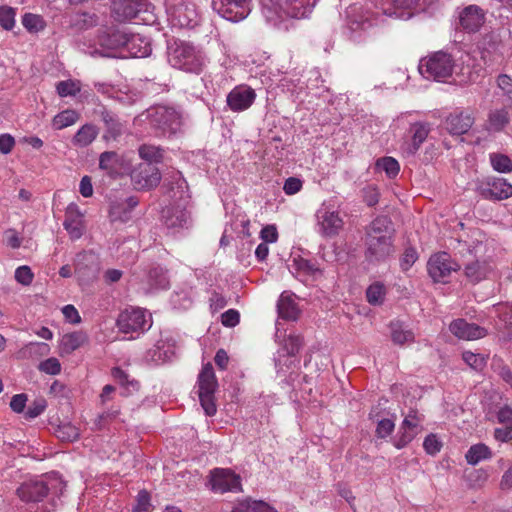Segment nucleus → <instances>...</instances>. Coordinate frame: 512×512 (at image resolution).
Returning <instances> with one entry per match:
<instances>
[{"mask_svg":"<svg viewBox=\"0 0 512 512\" xmlns=\"http://www.w3.org/2000/svg\"><path fill=\"white\" fill-rule=\"evenodd\" d=\"M391 221L387 217H377L366 228L365 258L370 263L386 261L395 252Z\"/></svg>","mask_w":512,"mask_h":512,"instance_id":"1","label":"nucleus"},{"mask_svg":"<svg viewBox=\"0 0 512 512\" xmlns=\"http://www.w3.org/2000/svg\"><path fill=\"white\" fill-rule=\"evenodd\" d=\"M317 0H262V13L266 20L277 25L285 18L302 19L308 17Z\"/></svg>","mask_w":512,"mask_h":512,"instance_id":"2","label":"nucleus"},{"mask_svg":"<svg viewBox=\"0 0 512 512\" xmlns=\"http://www.w3.org/2000/svg\"><path fill=\"white\" fill-rule=\"evenodd\" d=\"M168 62L174 68L194 74H200L205 65L202 52L184 41H174L168 47Z\"/></svg>","mask_w":512,"mask_h":512,"instance_id":"3","label":"nucleus"},{"mask_svg":"<svg viewBox=\"0 0 512 512\" xmlns=\"http://www.w3.org/2000/svg\"><path fill=\"white\" fill-rule=\"evenodd\" d=\"M153 5L148 0H115L112 13L117 21L123 22L137 19L149 25L156 21Z\"/></svg>","mask_w":512,"mask_h":512,"instance_id":"4","label":"nucleus"},{"mask_svg":"<svg viewBox=\"0 0 512 512\" xmlns=\"http://www.w3.org/2000/svg\"><path fill=\"white\" fill-rule=\"evenodd\" d=\"M150 125L163 136H171L181 129V115L171 107L156 106L148 110Z\"/></svg>","mask_w":512,"mask_h":512,"instance_id":"5","label":"nucleus"},{"mask_svg":"<svg viewBox=\"0 0 512 512\" xmlns=\"http://www.w3.org/2000/svg\"><path fill=\"white\" fill-rule=\"evenodd\" d=\"M454 60L450 54L436 52L433 55L421 59L419 63V72L427 79L441 81L452 75Z\"/></svg>","mask_w":512,"mask_h":512,"instance_id":"6","label":"nucleus"},{"mask_svg":"<svg viewBox=\"0 0 512 512\" xmlns=\"http://www.w3.org/2000/svg\"><path fill=\"white\" fill-rule=\"evenodd\" d=\"M152 325L151 315L146 310L138 307H130L123 310L117 318V327L120 332L143 333Z\"/></svg>","mask_w":512,"mask_h":512,"instance_id":"7","label":"nucleus"},{"mask_svg":"<svg viewBox=\"0 0 512 512\" xmlns=\"http://www.w3.org/2000/svg\"><path fill=\"white\" fill-rule=\"evenodd\" d=\"M348 26L352 31L365 30L376 23L377 14L370 4H353L346 10Z\"/></svg>","mask_w":512,"mask_h":512,"instance_id":"8","label":"nucleus"},{"mask_svg":"<svg viewBox=\"0 0 512 512\" xmlns=\"http://www.w3.org/2000/svg\"><path fill=\"white\" fill-rule=\"evenodd\" d=\"M477 191L485 199L503 200L512 196V185L504 178L488 177L478 184Z\"/></svg>","mask_w":512,"mask_h":512,"instance_id":"9","label":"nucleus"},{"mask_svg":"<svg viewBox=\"0 0 512 512\" xmlns=\"http://www.w3.org/2000/svg\"><path fill=\"white\" fill-rule=\"evenodd\" d=\"M250 0H212V8L223 18L238 22L249 14L247 7Z\"/></svg>","mask_w":512,"mask_h":512,"instance_id":"10","label":"nucleus"},{"mask_svg":"<svg viewBox=\"0 0 512 512\" xmlns=\"http://www.w3.org/2000/svg\"><path fill=\"white\" fill-rule=\"evenodd\" d=\"M316 218L318 232L326 238L338 235L344 225L339 212L331 210L325 206L321 207L317 211Z\"/></svg>","mask_w":512,"mask_h":512,"instance_id":"11","label":"nucleus"},{"mask_svg":"<svg viewBox=\"0 0 512 512\" xmlns=\"http://www.w3.org/2000/svg\"><path fill=\"white\" fill-rule=\"evenodd\" d=\"M161 180L159 169L155 165L139 164L131 173V181L137 190H150Z\"/></svg>","mask_w":512,"mask_h":512,"instance_id":"12","label":"nucleus"},{"mask_svg":"<svg viewBox=\"0 0 512 512\" xmlns=\"http://www.w3.org/2000/svg\"><path fill=\"white\" fill-rule=\"evenodd\" d=\"M427 269L430 277L435 282H440L448 277L452 271H457L459 265L451 259L449 254L442 252L430 257Z\"/></svg>","mask_w":512,"mask_h":512,"instance_id":"13","label":"nucleus"},{"mask_svg":"<svg viewBox=\"0 0 512 512\" xmlns=\"http://www.w3.org/2000/svg\"><path fill=\"white\" fill-rule=\"evenodd\" d=\"M212 490L219 493L241 491V478L230 469L216 468L211 472Z\"/></svg>","mask_w":512,"mask_h":512,"instance_id":"14","label":"nucleus"},{"mask_svg":"<svg viewBox=\"0 0 512 512\" xmlns=\"http://www.w3.org/2000/svg\"><path fill=\"white\" fill-rule=\"evenodd\" d=\"M74 266L80 282L88 283L96 278L98 262L92 252L83 251L78 253L74 260Z\"/></svg>","mask_w":512,"mask_h":512,"instance_id":"15","label":"nucleus"},{"mask_svg":"<svg viewBox=\"0 0 512 512\" xmlns=\"http://www.w3.org/2000/svg\"><path fill=\"white\" fill-rule=\"evenodd\" d=\"M256 93L247 85L234 87L227 95V105L233 112L247 110L254 103Z\"/></svg>","mask_w":512,"mask_h":512,"instance_id":"16","label":"nucleus"},{"mask_svg":"<svg viewBox=\"0 0 512 512\" xmlns=\"http://www.w3.org/2000/svg\"><path fill=\"white\" fill-rule=\"evenodd\" d=\"M421 422L422 417L419 416L416 411H410L409 414L405 416L399 430V436L394 441V445L397 449L405 447L416 437L421 431Z\"/></svg>","mask_w":512,"mask_h":512,"instance_id":"17","label":"nucleus"},{"mask_svg":"<svg viewBox=\"0 0 512 512\" xmlns=\"http://www.w3.org/2000/svg\"><path fill=\"white\" fill-rule=\"evenodd\" d=\"M450 332L461 340H477L487 335V330L475 323H469L465 319L459 318L452 321L449 325Z\"/></svg>","mask_w":512,"mask_h":512,"instance_id":"18","label":"nucleus"},{"mask_svg":"<svg viewBox=\"0 0 512 512\" xmlns=\"http://www.w3.org/2000/svg\"><path fill=\"white\" fill-rule=\"evenodd\" d=\"M474 112L471 110L459 111L450 114L445 120V127L452 135H463L474 124Z\"/></svg>","mask_w":512,"mask_h":512,"instance_id":"19","label":"nucleus"},{"mask_svg":"<svg viewBox=\"0 0 512 512\" xmlns=\"http://www.w3.org/2000/svg\"><path fill=\"white\" fill-rule=\"evenodd\" d=\"M48 492V484L42 479L27 481L17 489L18 496L25 502L42 501L48 495Z\"/></svg>","mask_w":512,"mask_h":512,"instance_id":"20","label":"nucleus"},{"mask_svg":"<svg viewBox=\"0 0 512 512\" xmlns=\"http://www.w3.org/2000/svg\"><path fill=\"white\" fill-rule=\"evenodd\" d=\"M171 20L173 25L179 27H194L198 21L195 6L191 3H179L171 8Z\"/></svg>","mask_w":512,"mask_h":512,"instance_id":"21","label":"nucleus"},{"mask_svg":"<svg viewBox=\"0 0 512 512\" xmlns=\"http://www.w3.org/2000/svg\"><path fill=\"white\" fill-rule=\"evenodd\" d=\"M83 215L75 203H70L65 211L63 226L70 238L79 239L84 232Z\"/></svg>","mask_w":512,"mask_h":512,"instance_id":"22","label":"nucleus"},{"mask_svg":"<svg viewBox=\"0 0 512 512\" xmlns=\"http://www.w3.org/2000/svg\"><path fill=\"white\" fill-rule=\"evenodd\" d=\"M493 310L498 318L495 328L504 339H512V302L498 303L493 306Z\"/></svg>","mask_w":512,"mask_h":512,"instance_id":"23","label":"nucleus"},{"mask_svg":"<svg viewBox=\"0 0 512 512\" xmlns=\"http://www.w3.org/2000/svg\"><path fill=\"white\" fill-rule=\"evenodd\" d=\"M419 0H392L389 7L383 8V14L395 19L408 20L416 12Z\"/></svg>","mask_w":512,"mask_h":512,"instance_id":"24","label":"nucleus"},{"mask_svg":"<svg viewBox=\"0 0 512 512\" xmlns=\"http://www.w3.org/2000/svg\"><path fill=\"white\" fill-rule=\"evenodd\" d=\"M164 224L169 229L187 228L191 219L189 212L180 206H173L163 211Z\"/></svg>","mask_w":512,"mask_h":512,"instance_id":"25","label":"nucleus"},{"mask_svg":"<svg viewBox=\"0 0 512 512\" xmlns=\"http://www.w3.org/2000/svg\"><path fill=\"white\" fill-rule=\"evenodd\" d=\"M429 131L430 128L427 123L417 122L412 124L410 127L412 139L410 143H406L403 146V152L408 156L416 154L422 143L426 140Z\"/></svg>","mask_w":512,"mask_h":512,"instance_id":"26","label":"nucleus"},{"mask_svg":"<svg viewBox=\"0 0 512 512\" xmlns=\"http://www.w3.org/2000/svg\"><path fill=\"white\" fill-rule=\"evenodd\" d=\"M484 16L476 5H470L463 9L459 16L461 27L469 32L477 31L483 23Z\"/></svg>","mask_w":512,"mask_h":512,"instance_id":"27","label":"nucleus"},{"mask_svg":"<svg viewBox=\"0 0 512 512\" xmlns=\"http://www.w3.org/2000/svg\"><path fill=\"white\" fill-rule=\"evenodd\" d=\"M125 50L131 57L144 58L150 55L152 48L147 38L140 34H129Z\"/></svg>","mask_w":512,"mask_h":512,"instance_id":"28","label":"nucleus"},{"mask_svg":"<svg viewBox=\"0 0 512 512\" xmlns=\"http://www.w3.org/2000/svg\"><path fill=\"white\" fill-rule=\"evenodd\" d=\"M123 166V157L115 151H105L99 156V168L106 171L109 176L119 174Z\"/></svg>","mask_w":512,"mask_h":512,"instance_id":"29","label":"nucleus"},{"mask_svg":"<svg viewBox=\"0 0 512 512\" xmlns=\"http://www.w3.org/2000/svg\"><path fill=\"white\" fill-rule=\"evenodd\" d=\"M129 33L119 29H109L100 37L101 46L108 49H125Z\"/></svg>","mask_w":512,"mask_h":512,"instance_id":"30","label":"nucleus"},{"mask_svg":"<svg viewBox=\"0 0 512 512\" xmlns=\"http://www.w3.org/2000/svg\"><path fill=\"white\" fill-rule=\"evenodd\" d=\"M278 314L285 320L295 321L299 317L300 310L292 295L283 292L277 303Z\"/></svg>","mask_w":512,"mask_h":512,"instance_id":"31","label":"nucleus"},{"mask_svg":"<svg viewBox=\"0 0 512 512\" xmlns=\"http://www.w3.org/2000/svg\"><path fill=\"white\" fill-rule=\"evenodd\" d=\"M510 122V112L507 108L493 109L488 113L486 129L491 132L502 131Z\"/></svg>","mask_w":512,"mask_h":512,"instance_id":"32","label":"nucleus"},{"mask_svg":"<svg viewBox=\"0 0 512 512\" xmlns=\"http://www.w3.org/2000/svg\"><path fill=\"white\" fill-rule=\"evenodd\" d=\"M391 339L396 345H404L406 343H412L415 340L414 333L408 328L403 322L396 320L392 321L389 325Z\"/></svg>","mask_w":512,"mask_h":512,"instance_id":"33","label":"nucleus"},{"mask_svg":"<svg viewBox=\"0 0 512 512\" xmlns=\"http://www.w3.org/2000/svg\"><path fill=\"white\" fill-rule=\"evenodd\" d=\"M490 269L486 261L475 260L465 265L464 272L468 281L475 284L485 279Z\"/></svg>","mask_w":512,"mask_h":512,"instance_id":"34","label":"nucleus"},{"mask_svg":"<svg viewBox=\"0 0 512 512\" xmlns=\"http://www.w3.org/2000/svg\"><path fill=\"white\" fill-rule=\"evenodd\" d=\"M198 393L215 392L218 383L211 363L203 365L202 370L198 375Z\"/></svg>","mask_w":512,"mask_h":512,"instance_id":"35","label":"nucleus"},{"mask_svg":"<svg viewBox=\"0 0 512 512\" xmlns=\"http://www.w3.org/2000/svg\"><path fill=\"white\" fill-rule=\"evenodd\" d=\"M138 154L145 161L144 164L155 165L163 161L164 149L153 144H142L138 148Z\"/></svg>","mask_w":512,"mask_h":512,"instance_id":"36","label":"nucleus"},{"mask_svg":"<svg viewBox=\"0 0 512 512\" xmlns=\"http://www.w3.org/2000/svg\"><path fill=\"white\" fill-rule=\"evenodd\" d=\"M98 129L93 124L83 125L72 139V143L77 147H86L90 145L97 137Z\"/></svg>","mask_w":512,"mask_h":512,"instance_id":"37","label":"nucleus"},{"mask_svg":"<svg viewBox=\"0 0 512 512\" xmlns=\"http://www.w3.org/2000/svg\"><path fill=\"white\" fill-rule=\"evenodd\" d=\"M492 457L490 448L482 443L472 445L466 452L465 458L468 464L477 465L482 460Z\"/></svg>","mask_w":512,"mask_h":512,"instance_id":"38","label":"nucleus"},{"mask_svg":"<svg viewBox=\"0 0 512 512\" xmlns=\"http://www.w3.org/2000/svg\"><path fill=\"white\" fill-rule=\"evenodd\" d=\"M231 512H277L274 508L263 501H252L246 499L239 502Z\"/></svg>","mask_w":512,"mask_h":512,"instance_id":"39","label":"nucleus"},{"mask_svg":"<svg viewBox=\"0 0 512 512\" xmlns=\"http://www.w3.org/2000/svg\"><path fill=\"white\" fill-rule=\"evenodd\" d=\"M113 378L125 388L126 392L123 393L124 396H127L135 391H138L140 385L139 382L135 379H130L129 375L119 367L112 369Z\"/></svg>","mask_w":512,"mask_h":512,"instance_id":"40","label":"nucleus"},{"mask_svg":"<svg viewBox=\"0 0 512 512\" xmlns=\"http://www.w3.org/2000/svg\"><path fill=\"white\" fill-rule=\"evenodd\" d=\"M85 341V335L81 332L65 334L61 340V351L65 354H71L78 349Z\"/></svg>","mask_w":512,"mask_h":512,"instance_id":"41","label":"nucleus"},{"mask_svg":"<svg viewBox=\"0 0 512 512\" xmlns=\"http://www.w3.org/2000/svg\"><path fill=\"white\" fill-rule=\"evenodd\" d=\"M150 285L158 289H166L169 286V279L164 268L156 266L150 269L148 273Z\"/></svg>","mask_w":512,"mask_h":512,"instance_id":"42","label":"nucleus"},{"mask_svg":"<svg viewBox=\"0 0 512 512\" xmlns=\"http://www.w3.org/2000/svg\"><path fill=\"white\" fill-rule=\"evenodd\" d=\"M173 182L171 186V191L173 193L172 197L178 198L180 200H187L190 198L189 189L187 181L182 177V175L177 172L173 175Z\"/></svg>","mask_w":512,"mask_h":512,"instance_id":"43","label":"nucleus"},{"mask_svg":"<svg viewBox=\"0 0 512 512\" xmlns=\"http://www.w3.org/2000/svg\"><path fill=\"white\" fill-rule=\"evenodd\" d=\"M97 21L98 18L95 14L79 12L72 17L71 24L79 30H86L94 27L97 24Z\"/></svg>","mask_w":512,"mask_h":512,"instance_id":"44","label":"nucleus"},{"mask_svg":"<svg viewBox=\"0 0 512 512\" xmlns=\"http://www.w3.org/2000/svg\"><path fill=\"white\" fill-rule=\"evenodd\" d=\"M138 205V200L134 197L128 198L123 205L112 208L111 217L113 220L127 221L130 211Z\"/></svg>","mask_w":512,"mask_h":512,"instance_id":"45","label":"nucleus"},{"mask_svg":"<svg viewBox=\"0 0 512 512\" xmlns=\"http://www.w3.org/2000/svg\"><path fill=\"white\" fill-rule=\"evenodd\" d=\"M22 25L30 33H38L46 27V22L42 16L25 13L22 17Z\"/></svg>","mask_w":512,"mask_h":512,"instance_id":"46","label":"nucleus"},{"mask_svg":"<svg viewBox=\"0 0 512 512\" xmlns=\"http://www.w3.org/2000/svg\"><path fill=\"white\" fill-rule=\"evenodd\" d=\"M385 294V286L379 282L371 284L366 290V298L371 305H381L384 302Z\"/></svg>","mask_w":512,"mask_h":512,"instance_id":"47","label":"nucleus"},{"mask_svg":"<svg viewBox=\"0 0 512 512\" xmlns=\"http://www.w3.org/2000/svg\"><path fill=\"white\" fill-rule=\"evenodd\" d=\"M490 163L493 169L499 173H509L512 171V160L501 153H491Z\"/></svg>","mask_w":512,"mask_h":512,"instance_id":"48","label":"nucleus"},{"mask_svg":"<svg viewBox=\"0 0 512 512\" xmlns=\"http://www.w3.org/2000/svg\"><path fill=\"white\" fill-rule=\"evenodd\" d=\"M55 433L59 439L67 442L76 441L80 436L79 429L71 423L59 425Z\"/></svg>","mask_w":512,"mask_h":512,"instance_id":"49","label":"nucleus"},{"mask_svg":"<svg viewBox=\"0 0 512 512\" xmlns=\"http://www.w3.org/2000/svg\"><path fill=\"white\" fill-rule=\"evenodd\" d=\"M77 120L78 114L75 111L65 110L54 117L53 126L60 130L73 125Z\"/></svg>","mask_w":512,"mask_h":512,"instance_id":"50","label":"nucleus"},{"mask_svg":"<svg viewBox=\"0 0 512 512\" xmlns=\"http://www.w3.org/2000/svg\"><path fill=\"white\" fill-rule=\"evenodd\" d=\"M377 168L385 171L389 178H394L398 175L400 166L397 160L392 157H383L377 160Z\"/></svg>","mask_w":512,"mask_h":512,"instance_id":"51","label":"nucleus"},{"mask_svg":"<svg viewBox=\"0 0 512 512\" xmlns=\"http://www.w3.org/2000/svg\"><path fill=\"white\" fill-rule=\"evenodd\" d=\"M15 9L2 6L0 7V25L5 30H11L15 25Z\"/></svg>","mask_w":512,"mask_h":512,"instance_id":"52","label":"nucleus"},{"mask_svg":"<svg viewBox=\"0 0 512 512\" xmlns=\"http://www.w3.org/2000/svg\"><path fill=\"white\" fill-rule=\"evenodd\" d=\"M303 345V340L299 335H289L284 340L283 349L286 351L287 355L294 356L296 355Z\"/></svg>","mask_w":512,"mask_h":512,"instance_id":"53","label":"nucleus"},{"mask_svg":"<svg viewBox=\"0 0 512 512\" xmlns=\"http://www.w3.org/2000/svg\"><path fill=\"white\" fill-rule=\"evenodd\" d=\"M214 393L215 392L198 393L201 406L203 407L206 415L208 416H213L217 411L214 402Z\"/></svg>","mask_w":512,"mask_h":512,"instance_id":"54","label":"nucleus"},{"mask_svg":"<svg viewBox=\"0 0 512 512\" xmlns=\"http://www.w3.org/2000/svg\"><path fill=\"white\" fill-rule=\"evenodd\" d=\"M61 97L74 96L80 91L79 85L74 81H60L56 86Z\"/></svg>","mask_w":512,"mask_h":512,"instance_id":"55","label":"nucleus"},{"mask_svg":"<svg viewBox=\"0 0 512 512\" xmlns=\"http://www.w3.org/2000/svg\"><path fill=\"white\" fill-rule=\"evenodd\" d=\"M462 358L473 369L480 370L485 366V358L480 354L465 351Z\"/></svg>","mask_w":512,"mask_h":512,"instance_id":"56","label":"nucleus"},{"mask_svg":"<svg viewBox=\"0 0 512 512\" xmlns=\"http://www.w3.org/2000/svg\"><path fill=\"white\" fill-rule=\"evenodd\" d=\"M39 370L49 375H57L61 371V365L58 359L51 357L39 364Z\"/></svg>","mask_w":512,"mask_h":512,"instance_id":"57","label":"nucleus"},{"mask_svg":"<svg viewBox=\"0 0 512 512\" xmlns=\"http://www.w3.org/2000/svg\"><path fill=\"white\" fill-rule=\"evenodd\" d=\"M423 447L428 454L435 455L440 452L442 442L435 434H430L424 439Z\"/></svg>","mask_w":512,"mask_h":512,"instance_id":"58","label":"nucleus"},{"mask_svg":"<svg viewBox=\"0 0 512 512\" xmlns=\"http://www.w3.org/2000/svg\"><path fill=\"white\" fill-rule=\"evenodd\" d=\"M46 408L45 399H37L35 400L27 409L25 413V417L27 419H34L41 415Z\"/></svg>","mask_w":512,"mask_h":512,"instance_id":"59","label":"nucleus"},{"mask_svg":"<svg viewBox=\"0 0 512 512\" xmlns=\"http://www.w3.org/2000/svg\"><path fill=\"white\" fill-rule=\"evenodd\" d=\"M15 279L22 285H29L33 280V273L28 266H21L15 271Z\"/></svg>","mask_w":512,"mask_h":512,"instance_id":"60","label":"nucleus"},{"mask_svg":"<svg viewBox=\"0 0 512 512\" xmlns=\"http://www.w3.org/2000/svg\"><path fill=\"white\" fill-rule=\"evenodd\" d=\"M395 424L390 419H382L378 422L376 428V435L379 438H386L394 430Z\"/></svg>","mask_w":512,"mask_h":512,"instance_id":"61","label":"nucleus"},{"mask_svg":"<svg viewBox=\"0 0 512 512\" xmlns=\"http://www.w3.org/2000/svg\"><path fill=\"white\" fill-rule=\"evenodd\" d=\"M240 314L235 309H229L221 315V322L226 327H234L239 323Z\"/></svg>","mask_w":512,"mask_h":512,"instance_id":"62","label":"nucleus"},{"mask_svg":"<svg viewBox=\"0 0 512 512\" xmlns=\"http://www.w3.org/2000/svg\"><path fill=\"white\" fill-rule=\"evenodd\" d=\"M260 238L264 243H275L278 240L277 228L274 225H266L260 232Z\"/></svg>","mask_w":512,"mask_h":512,"instance_id":"63","label":"nucleus"},{"mask_svg":"<svg viewBox=\"0 0 512 512\" xmlns=\"http://www.w3.org/2000/svg\"><path fill=\"white\" fill-rule=\"evenodd\" d=\"M418 254L417 251L409 247L405 250L403 257L401 259V267L403 270H408L417 260Z\"/></svg>","mask_w":512,"mask_h":512,"instance_id":"64","label":"nucleus"}]
</instances>
